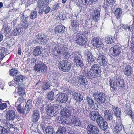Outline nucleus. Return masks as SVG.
<instances>
[{"instance_id":"nucleus-49","label":"nucleus","mask_w":134,"mask_h":134,"mask_svg":"<svg viewBox=\"0 0 134 134\" xmlns=\"http://www.w3.org/2000/svg\"><path fill=\"white\" fill-rule=\"evenodd\" d=\"M37 15V13L36 11H34L31 12L30 15L31 19H34L36 18Z\"/></svg>"},{"instance_id":"nucleus-44","label":"nucleus","mask_w":134,"mask_h":134,"mask_svg":"<svg viewBox=\"0 0 134 134\" xmlns=\"http://www.w3.org/2000/svg\"><path fill=\"white\" fill-rule=\"evenodd\" d=\"M133 24L131 25H123V28L126 30H128V31H131L133 29Z\"/></svg>"},{"instance_id":"nucleus-21","label":"nucleus","mask_w":134,"mask_h":134,"mask_svg":"<svg viewBox=\"0 0 134 134\" xmlns=\"http://www.w3.org/2000/svg\"><path fill=\"white\" fill-rule=\"evenodd\" d=\"M117 78L116 79H110L109 83L111 87V90H114L116 89L117 86Z\"/></svg>"},{"instance_id":"nucleus-50","label":"nucleus","mask_w":134,"mask_h":134,"mask_svg":"<svg viewBox=\"0 0 134 134\" xmlns=\"http://www.w3.org/2000/svg\"><path fill=\"white\" fill-rule=\"evenodd\" d=\"M37 7L38 8L40 9L42 7H46L47 5H46V4H44L42 1H39L38 2H37Z\"/></svg>"},{"instance_id":"nucleus-48","label":"nucleus","mask_w":134,"mask_h":134,"mask_svg":"<svg viewBox=\"0 0 134 134\" xmlns=\"http://www.w3.org/2000/svg\"><path fill=\"white\" fill-rule=\"evenodd\" d=\"M54 96V92L51 91L48 93L47 97L49 100H52L53 99Z\"/></svg>"},{"instance_id":"nucleus-26","label":"nucleus","mask_w":134,"mask_h":134,"mask_svg":"<svg viewBox=\"0 0 134 134\" xmlns=\"http://www.w3.org/2000/svg\"><path fill=\"white\" fill-rule=\"evenodd\" d=\"M22 32V29L21 28L19 27H16L15 28L13 29L12 30V35L14 36L19 35H20Z\"/></svg>"},{"instance_id":"nucleus-58","label":"nucleus","mask_w":134,"mask_h":134,"mask_svg":"<svg viewBox=\"0 0 134 134\" xmlns=\"http://www.w3.org/2000/svg\"><path fill=\"white\" fill-rule=\"evenodd\" d=\"M40 118L39 116H32V121L35 123L37 122Z\"/></svg>"},{"instance_id":"nucleus-61","label":"nucleus","mask_w":134,"mask_h":134,"mask_svg":"<svg viewBox=\"0 0 134 134\" xmlns=\"http://www.w3.org/2000/svg\"><path fill=\"white\" fill-rule=\"evenodd\" d=\"M30 110V109H28L27 108H26V107H25L23 109V112L22 114H27L29 113Z\"/></svg>"},{"instance_id":"nucleus-37","label":"nucleus","mask_w":134,"mask_h":134,"mask_svg":"<svg viewBox=\"0 0 134 134\" xmlns=\"http://www.w3.org/2000/svg\"><path fill=\"white\" fill-rule=\"evenodd\" d=\"M96 122L98 124V125L99 126H100L101 124H102L103 123L105 120L103 118L100 116L96 120Z\"/></svg>"},{"instance_id":"nucleus-23","label":"nucleus","mask_w":134,"mask_h":134,"mask_svg":"<svg viewBox=\"0 0 134 134\" xmlns=\"http://www.w3.org/2000/svg\"><path fill=\"white\" fill-rule=\"evenodd\" d=\"M89 114V115L90 117L93 120H96L100 116L98 112L95 111H90Z\"/></svg>"},{"instance_id":"nucleus-19","label":"nucleus","mask_w":134,"mask_h":134,"mask_svg":"<svg viewBox=\"0 0 134 134\" xmlns=\"http://www.w3.org/2000/svg\"><path fill=\"white\" fill-rule=\"evenodd\" d=\"M71 122L70 123L71 125L74 124L76 126H80L81 125V121L80 119L76 116L72 117Z\"/></svg>"},{"instance_id":"nucleus-43","label":"nucleus","mask_w":134,"mask_h":134,"mask_svg":"<svg viewBox=\"0 0 134 134\" xmlns=\"http://www.w3.org/2000/svg\"><path fill=\"white\" fill-rule=\"evenodd\" d=\"M28 16L26 14L23 13L21 15V22L28 21Z\"/></svg>"},{"instance_id":"nucleus-18","label":"nucleus","mask_w":134,"mask_h":134,"mask_svg":"<svg viewBox=\"0 0 134 134\" xmlns=\"http://www.w3.org/2000/svg\"><path fill=\"white\" fill-rule=\"evenodd\" d=\"M100 13L98 9L95 10L92 13V18L95 22H97L99 20Z\"/></svg>"},{"instance_id":"nucleus-34","label":"nucleus","mask_w":134,"mask_h":134,"mask_svg":"<svg viewBox=\"0 0 134 134\" xmlns=\"http://www.w3.org/2000/svg\"><path fill=\"white\" fill-rule=\"evenodd\" d=\"M46 134H54V131L53 128L51 126L47 127L45 129Z\"/></svg>"},{"instance_id":"nucleus-9","label":"nucleus","mask_w":134,"mask_h":134,"mask_svg":"<svg viewBox=\"0 0 134 134\" xmlns=\"http://www.w3.org/2000/svg\"><path fill=\"white\" fill-rule=\"evenodd\" d=\"M104 118L107 121L110 122V125L113 122V115L109 110L105 109L103 110Z\"/></svg>"},{"instance_id":"nucleus-64","label":"nucleus","mask_w":134,"mask_h":134,"mask_svg":"<svg viewBox=\"0 0 134 134\" xmlns=\"http://www.w3.org/2000/svg\"><path fill=\"white\" fill-rule=\"evenodd\" d=\"M130 48L132 51L134 53V41H132L131 43Z\"/></svg>"},{"instance_id":"nucleus-1","label":"nucleus","mask_w":134,"mask_h":134,"mask_svg":"<svg viewBox=\"0 0 134 134\" xmlns=\"http://www.w3.org/2000/svg\"><path fill=\"white\" fill-rule=\"evenodd\" d=\"M86 54L87 56V62H86L87 67H89L92 65L90 71L87 73H85V76L88 79H92V78H96L99 77L100 75L101 69L98 64H93L96 59V58L93 56L90 51H87Z\"/></svg>"},{"instance_id":"nucleus-39","label":"nucleus","mask_w":134,"mask_h":134,"mask_svg":"<svg viewBox=\"0 0 134 134\" xmlns=\"http://www.w3.org/2000/svg\"><path fill=\"white\" fill-rule=\"evenodd\" d=\"M127 114L130 115V116L131 118L132 121L133 122L134 121V113L132 112L131 109L127 110Z\"/></svg>"},{"instance_id":"nucleus-57","label":"nucleus","mask_w":134,"mask_h":134,"mask_svg":"<svg viewBox=\"0 0 134 134\" xmlns=\"http://www.w3.org/2000/svg\"><path fill=\"white\" fill-rule=\"evenodd\" d=\"M65 32V27L64 26L61 25L59 28V33L61 34Z\"/></svg>"},{"instance_id":"nucleus-40","label":"nucleus","mask_w":134,"mask_h":134,"mask_svg":"<svg viewBox=\"0 0 134 134\" xmlns=\"http://www.w3.org/2000/svg\"><path fill=\"white\" fill-rule=\"evenodd\" d=\"M87 39H80L77 40L76 42L77 44L80 45L82 46L85 44L86 42Z\"/></svg>"},{"instance_id":"nucleus-46","label":"nucleus","mask_w":134,"mask_h":134,"mask_svg":"<svg viewBox=\"0 0 134 134\" xmlns=\"http://www.w3.org/2000/svg\"><path fill=\"white\" fill-rule=\"evenodd\" d=\"M58 50V47H57L54 49L53 51V53L54 54V57L56 59H57L58 57V55L59 54Z\"/></svg>"},{"instance_id":"nucleus-3","label":"nucleus","mask_w":134,"mask_h":134,"mask_svg":"<svg viewBox=\"0 0 134 134\" xmlns=\"http://www.w3.org/2000/svg\"><path fill=\"white\" fill-rule=\"evenodd\" d=\"M93 97L95 99L98 104H101L104 102L106 100L105 94L99 91L96 92L93 94Z\"/></svg>"},{"instance_id":"nucleus-45","label":"nucleus","mask_w":134,"mask_h":134,"mask_svg":"<svg viewBox=\"0 0 134 134\" xmlns=\"http://www.w3.org/2000/svg\"><path fill=\"white\" fill-rule=\"evenodd\" d=\"M0 134H8V132L5 128L0 126Z\"/></svg>"},{"instance_id":"nucleus-17","label":"nucleus","mask_w":134,"mask_h":134,"mask_svg":"<svg viewBox=\"0 0 134 134\" xmlns=\"http://www.w3.org/2000/svg\"><path fill=\"white\" fill-rule=\"evenodd\" d=\"M64 50L65 48L64 47L63 44L62 46V47H61L60 49L59 50V54H63L64 56L65 57V58L67 59L68 58L69 59L70 57L71 56L70 54L68 51H66L64 52Z\"/></svg>"},{"instance_id":"nucleus-28","label":"nucleus","mask_w":134,"mask_h":134,"mask_svg":"<svg viewBox=\"0 0 134 134\" xmlns=\"http://www.w3.org/2000/svg\"><path fill=\"white\" fill-rule=\"evenodd\" d=\"M25 85L23 83H21L18 86V92L19 95H23L25 94Z\"/></svg>"},{"instance_id":"nucleus-14","label":"nucleus","mask_w":134,"mask_h":134,"mask_svg":"<svg viewBox=\"0 0 134 134\" xmlns=\"http://www.w3.org/2000/svg\"><path fill=\"white\" fill-rule=\"evenodd\" d=\"M110 52L113 56L119 55L121 52L120 47L119 46L115 45L111 47L110 50Z\"/></svg>"},{"instance_id":"nucleus-56","label":"nucleus","mask_w":134,"mask_h":134,"mask_svg":"<svg viewBox=\"0 0 134 134\" xmlns=\"http://www.w3.org/2000/svg\"><path fill=\"white\" fill-rule=\"evenodd\" d=\"M66 130L64 127H60L59 128V134H64Z\"/></svg>"},{"instance_id":"nucleus-47","label":"nucleus","mask_w":134,"mask_h":134,"mask_svg":"<svg viewBox=\"0 0 134 134\" xmlns=\"http://www.w3.org/2000/svg\"><path fill=\"white\" fill-rule=\"evenodd\" d=\"M16 104H15V107H17V109L19 113L22 114L23 112L24 108L23 107L21 106V104H19L17 106L16 105Z\"/></svg>"},{"instance_id":"nucleus-51","label":"nucleus","mask_w":134,"mask_h":134,"mask_svg":"<svg viewBox=\"0 0 134 134\" xmlns=\"http://www.w3.org/2000/svg\"><path fill=\"white\" fill-rule=\"evenodd\" d=\"M81 57L79 55H77V54H75L74 57L73 61L74 63L77 62H78L81 60Z\"/></svg>"},{"instance_id":"nucleus-25","label":"nucleus","mask_w":134,"mask_h":134,"mask_svg":"<svg viewBox=\"0 0 134 134\" xmlns=\"http://www.w3.org/2000/svg\"><path fill=\"white\" fill-rule=\"evenodd\" d=\"M68 108V109L67 108H65L64 109H62L60 114L62 116L67 118L69 117L71 115V112L69 110V108Z\"/></svg>"},{"instance_id":"nucleus-35","label":"nucleus","mask_w":134,"mask_h":134,"mask_svg":"<svg viewBox=\"0 0 134 134\" xmlns=\"http://www.w3.org/2000/svg\"><path fill=\"white\" fill-rule=\"evenodd\" d=\"M115 39L113 36L111 37H107L105 38V42L107 44H111L114 42Z\"/></svg>"},{"instance_id":"nucleus-4","label":"nucleus","mask_w":134,"mask_h":134,"mask_svg":"<svg viewBox=\"0 0 134 134\" xmlns=\"http://www.w3.org/2000/svg\"><path fill=\"white\" fill-rule=\"evenodd\" d=\"M11 24L7 23H5L3 25V28L1 31L2 33L3 34L7 36H12V34L11 30V27L10 26Z\"/></svg>"},{"instance_id":"nucleus-33","label":"nucleus","mask_w":134,"mask_h":134,"mask_svg":"<svg viewBox=\"0 0 134 134\" xmlns=\"http://www.w3.org/2000/svg\"><path fill=\"white\" fill-rule=\"evenodd\" d=\"M122 11L120 8H117L115 12V15L118 19H119L121 16Z\"/></svg>"},{"instance_id":"nucleus-22","label":"nucleus","mask_w":134,"mask_h":134,"mask_svg":"<svg viewBox=\"0 0 134 134\" xmlns=\"http://www.w3.org/2000/svg\"><path fill=\"white\" fill-rule=\"evenodd\" d=\"M42 51V48L41 46H37L34 49L33 54L35 56H38L41 54Z\"/></svg>"},{"instance_id":"nucleus-27","label":"nucleus","mask_w":134,"mask_h":134,"mask_svg":"<svg viewBox=\"0 0 134 134\" xmlns=\"http://www.w3.org/2000/svg\"><path fill=\"white\" fill-rule=\"evenodd\" d=\"M112 107L113 108L112 110H113L115 115L118 117H120L121 111L120 108L114 106L113 105H112Z\"/></svg>"},{"instance_id":"nucleus-6","label":"nucleus","mask_w":134,"mask_h":134,"mask_svg":"<svg viewBox=\"0 0 134 134\" xmlns=\"http://www.w3.org/2000/svg\"><path fill=\"white\" fill-rule=\"evenodd\" d=\"M34 70L35 71H37L38 72L41 71L42 73L44 74L46 72L47 67L44 64L41 62L35 65Z\"/></svg>"},{"instance_id":"nucleus-5","label":"nucleus","mask_w":134,"mask_h":134,"mask_svg":"<svg viewBox=\"0 0 134 134\" xmlns=\"http://www.w3.org/2000/svg\"><path fill=\"white\" fill-rule=\"evenodd\" d=\"M97 61L101 66H106L108 64V60L106 57L102 54L99 53L97 55Z\"/></svg>"},{"instance_id":"nucleus-2","label":"nucleus","mask_w":134,"mask_h":134,"mask_svg":"<svg viewBox=\"0 0 134 134\" xmlns=\"http://www.w3.org/2000/svg\"><path fill=\"white\" fill-rule=\"evenodd\" d=\"M71 64L67 60L59 62V69L64 72H68L71 70Z\"/></svg>"},{"instance_id":"nucleus-11","label":"nucleus","mask_w":134,"mask_h":134,"mask_svg":"<svg viewBox=\"0 0 134 134\" xmlns=\"http://www.w3.org/2000/svg\"><path fill=\"white\" fill-rule=\"evenodd\" d=\"M36 41L37 43L41 45H45L47 42L48 38L45 35H41L37 37L36 39Z\"/></svg>"},{"instance_id":"nucleus-24","label":"nucleus","mask_w":134,"mask_h":134,"mask_svg":"<svg viewBox=\"0 0 134 134\" xmlns=\"http://www.w3.org/2000/svg\"><path fill=\"white\" fill-rule=\"evenodd\" d=\"M25 77L22 75H19L16 76L14 79V82L17 84H19L24 80Z\"/></svg>"},{"instance_id":"nucleus-54","label":"nucleus","mask_w":134,"mask_h":134,"mask_svg":"<svg viewBox=\"0 0 134 134\" xmlns=\"http://www.w3.org/2000/svg\"><path fill=\"white\" fill-rule=\"evenodd\" d=\"M74 64L77 66H80V67H82L84 65L83 63L82 59L74 63Z\"/></svg>"},{"instance_id":"nucleus-42","label":"nucleus","mask_w":134,"mask_h":134,"mask_svg":"<svg viewBox=\"0 0 134 134\" xmlns=\"http://www.w3.org/2000/svg\"><path fill=\"white\" fill-rule=\"evenodd\" d=\"M71 25L73 28L77 29L79 27V23L75 20H71Z\"/></svg>"},{"instance_id":"nucleus-20","label":"nucleus","mask_w":134,"mask_h":134,"mask_svg":"<svg viewBox=\"0 0 134 134\" xmlns=\"http://www.w3.org/2000/svg\"><path fill=\"white\" fill-rule=\"evenodd\" d=\"M133 71L132 68L129 65L126 66L123 70V72L126 76H130L132 74Z\"/></svg>"},{"instance_id":"nucleus-12","label":"nucleus","mask_w":134,"mask_h":134,"mask_svg":"<svg viewBox=\"0 0 134 134\" xmlns=\"http://www.w3.org/2000/svg\"><path fill=\"white\" fill-rule=\"evenodd\" d=\"M58 109L56 106H51L47 110V114L50 117H52L54 115H56L58 113L57 111Z\"/></svg>"},{"instance_id":"nucleus-30","label":"nucleus","mask_w":134,"mask_h":134,"mask_svg":"<svg viewBox=\"0 0 134 134\" xmlns=\"http://www.w3.org/2000/svg\"><path fill=\"white\" fill-rule=\"evenodd\" d=\"M117 86L119 88L122 89L124 87V80L121 78L118 77L117 78Z\"/></svg>"},{"instance_id":"nucleus-62","label":"nucleus","mask_w":134,"mask_h":134,"mask_svg":"<svg viewBox=\"0 0 134 134\" xmlns=\"http://www.w3.org/2000/svg\"><path fill=\"white\" fill-rule=\"evenodd\" d=\"M87 101L89 104H90L92 102L94 101L92 98L89 97H87L86 98Z\"/></svg>"},{"instance_id":"nucleus-59","label":"nucleus","mask_w":134,"mask_h":134,"mask_svg":"<svg viewBox=\"0 0 134 134\" xmlns=\"http://www.w3.org/2000/svg\"><path fill=\"white\" fill-rule=\"evenodd\" d=\"M83 32L86 34H89L90 32L88 30V28L87 27H84L83 30Z\"/></svg>"},{"instance_id":"nucleus-63","label":"nucleus","mask_w":134,"mask_h":134,"mask_svg":"<svg viewBox=\"0 0 134 134\" xmlns=\"http://www.w3.org/2000/svg\"><path fill=\"white\" fill-rule=\"evenodd\" d=\"M50 8L49 7H47L44 9V14H46L48 13L50 11Z\"/></svg>"},{"instance_id":"nucleus-36","label":"nucleus","mask_w":134,"mask_h":134,"mask_svg":"<svg viewBox=\"0 0 134 134\" xmlns=\"http://www.w3.org/2000/svg\"><path fill=\"white\" fill-rule=\"evenodd\" d=\"M76 37L77 38V40L87 39L86 36L82 33H78L77 34Z\"/></svg>"},{"instance_id":"nucleus-41","label":"nucleus","mask_w":134,"mask_h":134,"mask_svg":"<svg viewBox=\"0 0 134 134\" xmlns=\"http://www.w3.org/2000/svg\"><path fill=\"white\" fill-rule=\"evenodd\" d=\"M18 73V71L15 68H13L9 71V74L13 76H15Z\"/></svg>"},{"instance_id":"nucleus-55","label":"nucleus","mask_w":134,"mask_h":134,"mask_svg":"<svg viewBox=\"0 0 134 134\" xmlns=\"http://www.w3.org/2000/svg\"><path fill=\"white\" fill-rule=\"evenodd\" d=\"M108 126V125L107 122L104 121L102 123V124H101V126H100V127H101V128H103V130H105L107 128Z\"/></svg>"},{"instance_id":"nucleus-38","label":"nucleus","mask_w":134,"mask_h":134,"mask_svg":"<svg viewBox=\"0 0 134 134\" xmlns=\"http://www.w3.org/2000/svg\"><path fill=\"white\" fill-rule=\"evenodd\" d=\"M29 23L28 21H25L21 22V29H27L28 27Z\"/></svg>"},{"instance_id":"nucleus-60","label":"nucleus","mask_w":134,"mask_h":134,"mask_svg":"<svg viewBox=\"0 0 134 134\" xmlns=\"http://www.w3.org/2000/svg\"><path fill=\"white\" fill-rule=\"evenodd\" d=\"M7 107L6 104L2 103L0 104V109L2 110L5 109Z\"/></svg>"},{"instance_id":"nucleus-29","label":"nucleus","mask_w":134,"mask_h":134,"mask_svg":"<svg viewBox=\"0 0 134 134\" xmlns=\"http://www.w3.org/2000/svg\"><path fill=\"white\" fill-rule=\"evenodd\" d=\"M73 96L74 99L77 101H81L83 99L82 96L78 92H74Z\"/></svg>"},{"instance_id":"nucleus-53","label":"nucleus","mask_w":134,"mask_h":134,"mask_svg":"<svg viewBox=\"0 0 134 134\" xmlns=\"http://www.w3.org/2000/svg\"><path fill=\"white\" fill-rule=\"evenodd\" d=\"M32 100L31 99H30L27 101L25 106L26 108H27L28 109H30L32 106Z\"/></svg>"},{"instance_id":"nucleus-7","label":"nucleus","mask_w":134,"mask_h":134,"mask_svg":"<svg viewBox=\"0 0 134 134\" xmlns=\"http://www.w3.org/2000/svg\"><path fill=\"white\" fill-rule=\"evenodd\" d=\"M87 130L88 134H98L99 131L97 126L91 124H89L87 126Z\"/></svg>"},{"instance_id":"nucleus-16","label":"nucleus","mask_w":134,"mask_h":134,"mask_svg":"<svg viewBox=\"0 0 134 134\" xmlns=\"http://www.w3.org/2000/svg\"><path fill=\"white\" fill-rule=\"evenodd\" d=\"M121 125V124L119 121L116 122V123H113L111 124V126H113L114 128V130L115 132L119 134L120 133L122 129V126Z\"/></svg>"},{"instance_id":"nucleus-15","label":"nucleus","mask_w":134,"mask_h":134,"mask_svg":"<svg viewBox=\"0 0 134 134\" xmlns=\"http://www.w3.org/2000/svg\"><path fill=\"white\" fill-rule=\"evenodd\" d=\"M102 40L100 38L95 37L92 39L91 42L94 46L99 48L102 46Z\"/></svg>"},{"instance_id":"nucleus-10","label":"nucleus","mask_w":134,"mask_h":134,"mask_svg":"<svg viewBox=\"0 0 134 134\" xmlns=\"http://www.w3.org/2000/svg\"><path fill=\"white\" fill-rule=\"evenodd\" d=\"M1 122L5 126H7L9 128H13L14 125L11 121L7 117L5 118H2L0 119Z\"/></svg>"},{"instance_id":"nucleus-52","label":"nucleus","mask_w":134,"mask_h":134,"mask_svg":"<svg viewBox=\"0 0 134 134\" xmlns=\"http://www.w3.org/2000/svg\"><path fill=\"white\" fill-rule=\"evenodd\" d=\"M90 107H91L93 109H96L98 107V105L94 101L92 102L89 104Z\"/></svg>"},{"instance_id":"nucleus-31","label":"nucleus","mask_w":134,"mask_h":134,"mask_svg":"<svg viewBox=\"0 0 134 134\" xmlns=\"http://www.w3.org/2000/svg\"><path fill=\"white\" fill-rule=\"evenodd\" d=\"M59 100L62 103H65L68 100L67 95L61 93L59 95Z\"/></svg>"},{"instance_id":"nucleus-13","label":"nucleus","mask_w":134,"mask_h":134,"mask_svg":"<svg viewBox=\"0 0 134 134\" xmlns=\"http://www.w3.org/2000/svg\"><path fill=\"white\" fill-rule=\"evenodd\" d=\"M77 79L78 82H75L74 83L75 85H77L79 83H80L81 85L84 86L87 85L88 84L87 80L82 75H79L77 77Z\"/></svg>"},{"instance_id":"nucleus-8","label":"nucleus","mask_w":134,"mask_h":134,"mask_svg":"<svg viewBox=\"0 0 134 134\" xmlns=\"http://www.w3.org/2000/svg\"><path fill=\"white\" fill-rule=\"evenodd\" d=\"M6 111L5 117L8 118L13 123V120L15 119L16 116L15 111L12 109H7Z\"/></svg>"},{"instance_id":"nucleus-32","label":"nucleus","mask_w":134,"mask_h":134,"mask_svg":"<svg viewBox=\"0 0 134 134\" xmlns=\"http://www.w3.org/2000/svg\"><path fill=\"white\" fill-rule=\"evenodd\" d=\"M47 79V82L45 83V84H44L42 86V90H43V89L46 90L49 87L50 84V83L49 82L51 80H52V77H51L49 78L48 77Z\"/></svg>"}]
</instances>
